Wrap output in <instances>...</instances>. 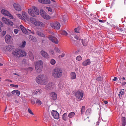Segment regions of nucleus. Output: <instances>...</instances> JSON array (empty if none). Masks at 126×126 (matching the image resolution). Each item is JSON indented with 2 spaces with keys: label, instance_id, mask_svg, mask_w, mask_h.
I'll return each instance as SVG.
<instances>
[{
  "label": "nucleus",
  "instance_id": "24",
  "mask_svg": "<svg viewBox=\"0 0 126 126\" xmlns=\"http://www.w3.org/2000/svg\"><path fill=\"white\" fill-rule=\"evenodd\" d=\"M26 42L25 41H22V43L18 44L19 46L21 48H23L25 46Z\"/></svg>",
  "mask_w": 126,
  "mask_h": 126
},
{
  "label": "nucleus",
  "instance_id": "57",
  "mask_svg": "<svg viewBox=\"0 0 126 126\" xmlns=\"http://www.w3.org/2000/svg\"><path fill=\"white\" fill-rule=\"evenodd\" d=\"M8 16L10 17L11 19H12L13 18V16L10 13H9Z\"/></svg>",
  "mask_w": 126,
  "mask_h": 126
},
{
  "label": "nucleus",
  "instance_id": "41",
  "mask_svg": "<svg viewBox=\"0 0 126 126\" xmlns=\"http://www.w3.org/2000/svg\"><path fill=\"white\" fill-rule=\"evenodd\" d=\"M49 52L50 55H54V50L52 49H50L49 50Z\"/></svg>",
  "mask_w": 126,
  "mask_h": 126
},
{
  "label": "nucleus",
  "instance_id": "14",
  "mask_svg": "<svg viewBox=\"0 0 126 126\" xmlns=\"http://www.w3.org/2000/svg\"><path fill=\"white\" fill-rule=\"evenodd\" d=\"M14 8L18 11H20L21 10L20 5L17 3H15L13 4Z\"/></svg>",
  "mask_w": 126,
  "mask_h": 126
},
{
  "label": "nucleus",
  "instance_id": "45",
  "mask_svg": "<svg viewBox=\"0 0 126 126\" xmlns=\"http://www.w3.org/2000/svg\"><path fill=\"white\" fill-rule=\"evenodd\" d=\"M76 59L78 61H80L82 60V58L81 56H79L76 58Z\"/></svg>",
  "mask_w": 126,
  "mask_h": 126
},
{
  "label": "nucleus",
  "instance_id": "4",
  "mask_svg": "<svg viewBox=\"0 0 126 126\" xmlns=\"http://www.w3.org/2000/svg\"><path fill=\"white\" fill-rule=\"evenodd\" d=\"M35 66L36 71L38 73L41 72L43 67V61L42 60L38 61L35 63Z\"/></svg>",
  "mask_w": 126,
  "mask_h": 126
},
{
  "label": "nucleus",
  "instance_id": "17",
  "mask_svg": "<svg viewBox=\"0 0 126 126\" xmlns=\"http://www.w3.org/2000/svg\"><path fill=\"white\" fill-rule=\"evenodd\" d=\"M12 39V37L8 35H6L5 37V41L6 43L9 44L11 41Z\"/></svg>",
  "mask_w": 126,
  "mask_h": 126
},
{
  "label": "nucleus",
  "instance_id": "13",
  "mask_svg": "<svg viewBox=\"0 0 126 126\" xmlns=\"http://www.w3.org/2000/svg\"><path fill=\"white\" fill-rule=\"evenodd\" d=\"M51 114L54 118L58 119L59 117L58 113L56 111L53 110L52 111Z\"/></svg>",
  "mask_w": 126,
  "mask_h": 126
},
{
  "label": "nucleus",
  "instance_id": "30",
  "mask_svg": "<svg viewBox=\"0 0 126 126\" xmlns=\"http://www.w3.org/2000/svg\"><path fill=\"white\" fill-rule=\"evenodd\" d=\"M37 34L38 35L41 37H43L44 38L45 37V35L43 34L42 32L39 31H37L36 32Z\"/></svg>",
  "mask_w": 126,
  "mask_h": 126
},
{
  "label": "nucleus",
  "instance_id": "18",
  "mask_svg": "<svg viewBox=\"0 0 126 126\" xmlns=\"http://www.w3.org/2000/svg\"><path fill=\"white\" fill-rule=\"evenodd\" d=\"M91 63V62L90 60L88 59L85 60L82 62V64L84 66H86L90 65Z\"/></svg>",
  "mask_w": 126,
  "mask_h": 126
},
{
  "label": "nucleus",
  "instance_id": "12",
  "mask_svg": "<svg viewBox=\"0 0 126 126\" xmlns=\"http://www.w3.org/2000/svg\"><path fill=\"white\" fill-rule=\"evenodd\" d=\"M50 98L53 100H56L57 99V94L54 92H53L50 94Z\"/></svg>",
  "mask_w": 126,
  "mask_h": 126
},
{
  "label": "nucleus",
  "instance_id": "46",
  "mask_svg": "<svg viewBox=\"0 0 126 126\" xmlns=\"http://www.w3.org/2000/svg\"><path fill=\"white\" fill-rule=\"evenodd\" d=\"M65 55V54L64 53H63L61 55H60L58 56V57L59 58H62L63 57H64Z\"/></svg>",
  "mask_w": 126,
  "mask_h": 126
},
{
  "label": "nucleus",
  "instance_id": "9",
  "mask_svg": "<svg viewBox=\"0 0 126 126\" xmlns=\"http://www.w3.org/2000/svg\"><path fill=\"white\" fill-rule=\"evenodd\" d=\"M48 38L49 40L54 43L58 44L59 43L58 40L55 37L51 35L49 36Z\"/></svg>",
  "mask_w": 126,
  "mask_h": 126
},
{
  "label": "nucleus",
  "instance_id": "1",
  "mask_svg": "<svg viewBox=\"0 0 126 126\" xmlns=\"http://www.w3.org/2000/svg\"><path fill=\"white\" fill-rule=\"evenodd\" d=\"M63 74L62 70L60 68H55L52 72V76L55 79L60 78Z\"/></svg>",
  "mask_w": 126,
  "mask_h": 126
},
{
  "label": "nucleus",
  "instance_id": "15",
  "mask_svg": "<svg viewBox=\"0 0 126 126\" xmlns=\"http://www.w3.org/2000/svg\"><path fill=\"white\" fill-rule=\"evenodd\" d=\"M42 92L41 89H37L34 91L33 94L36 95L37 96H40Z\"/></svg>",
  "mask_w": 126,
  "mask_h": 126
},
{
  "label": "nucleus",
  "instance_id": "11",
  "mask_svg": "<svg viewBox=\"0 0 126 126\" xmlns=\"http://www.w3.org/2000/svg\"><path fill=\"white\" fill-rule=\"evenodd\" d=\"M40 53L42 56L45 58L47 59L49 58V55L45 51L43 50H41L40 51Z\"/></svg>",
  "mask_w": 126,
  "mask_h": 126
},
{
  "label": "nucleus",
  "instance_id": "8",
  "mask_svg": "<svg viewBox=\"0 0 126 126\" xmlns=\"http://www.w3.org/2000/svg\"><path fill=\"white\" fill-rule=\"evenodd\" d=\"M50 25L52 28L56 30L59 29L61 27L60 24L57 22L51 23Z\"/></svg>",
  "mask_w": 126,
  "mask_h": 126
},
{
  "label": "nucleus",
  "instance_id": "37",
  "mask_svg": "<svg viewBox=\"0 0 126 126\" xmlns=\"http://www.w3.org/2000/svg\"><path fill=\"white\" fill-rule=\"evenodd\" d=\"M50 63L52 65H54L56 63V61L54 59H52L50 60Z\"/></svg>",
  "mask_w": 126,
  "mask_h": 126
},
{
  "label": "nucleus",
  "instance_id": "49",
  "mask_svg": "<svg viewBox=\"0 0 126 126\" xmlns=\"http://www.w3.org/2000/svg\"><path fill=\"white\" fill-rule=\"evenodd\" d=\"M27 30H28V31L30 32V33H32V34H34V31L32 29H31L30 30L29 29H27Z\"/></svg>",
  "mask_w": 126,
  "mask_h": 126
},
{
  "label": "nucleus",
  "instance_id": "38",
  "mask_svg": "<svg viewBox=\"0 0 126 126\" xmlns=\"http://www.w3.org/2000/svg\"><path fill=\"white\" fill-rule=\"evenodd\" d=\"M62 35L67 36L68 34L67 32L65 31H62L61 32Z\"/></svg>",
  "mask_w": 126,
  "mask_h": 126
},
{
  "label": "nucleus",
  "instance_id": "36",
  "mask_svg": "<svg viewBox=\"0 0 126 126\" xmlns=\"http://www.w3.org/2000/svg\"><path fill=\"white\" fill-rule=\"evenodd\" d=\"M80 26L78 27L77 28L75 29V32L78 33H79V31L80 29Z\"/></svg>",
  "mask_w": 126,
  "mask_h": 126
},
{
  "label": "nucleus",
  "instance_id": "16",
  "mask_svg": "<svg viewBox=\"0 0 126 126\" xmlns=\"http://www.w3.org/2000/svg\"><path fill=\"white\" fill-rule=\"evenodd\" d=\"M20 27L21 28L22 32H23L25 34L27 35L29 34L30 33L23 26L20 25Z\"/></svg>",
  "mask_w": 126,
  "mask_h": 126
},
{
  "label": "nucleus",
  "instance_id": "32",
  "mask_svg": "<svg viewBox=\"0 0 126 126\" xmlns=\"http://www.w3.org/2000/svg\"><path fill=\"white\" fill-rule=\"evenodd\" d=\"M82 42L83 45V46H86L87 45V42L86 40L84 39H82Z\"/></svg>",
  "mask_w": 126,
  "mask_h": 126
},
{
  "label": "nucleus",
  "instance_id": "60",
  "mask_svg": "<svg viewBox=\"0 0 126 126\" xmlns=\"http://www.w3.org/2000/svg\"><path fill=\"white\" fill-rule=\"evenodd\" d=\"M0 26L2 27H3V25L1 22L0 21Z\"/></svg>",
  "mask_w": 126,
  "mask_h": 126
},
{
  "label": "nucleus",
  "instance_id": "6",
  "mask_svg": "<svg viewBox=\"0 0 126 126\" xmlns=\"http://www.w3.org/2000/svg\"><path fill=\"white\" fill-rule=\"evenodd\" d=\"M30 20L31 22L34 24V25L36 26L44 27L45 26V23L44 22H40L36 20L35 18L31 17L30 18Z\"/></svg>",
  "mask_w": 126,
  "mask_h": 126
},
{
  "label": "nucleus",
  "instance_id": "44",
  "mask_svg": "<svg viewBox=\"0 0 126 126\" xmlns=\"http://www.w3.org/2000/svg\"><path fill=\"white\" fill-rule=\"evenodd\" d=\"M29 39L30 40L33 41L34 40V37L32 35H29Z\"/></svg>",
  "mask_w": 126,
  "mask_h": 126
},
{
  "label": "nucleus",
  "instance_id": "61",
  "mask_svg": "<svg viewBox=\"0 0 126 126\" xmlns=\"http://www.w3.org/2000/svg\"><path fill=\"white\" fill-rule=\"evenodd\" d=\"M117 78L116 77H115L114 78V79H113V80L114 81H115L117 80Z\"/></svg>",
  "mask_w": 126,
  "mask_h": 126
},
{
  "label": "nucleus",
  "instance_id": "64",
  "mask_svg": "<svg viewBox=\"0 0 126 126\" xmlns=\"http://www.w3.org/2000/svg\"><path fill=\"white\" fill-rule=\"evenodd\" d=\"M32 104H35V102L34 101H32Z\"/></svg>",
  "mask_w": 126,
  "mask_h": 126
},
{
  "label": "nucleus",
  "instance_id": "22",
  "mask_svg": "<svg viewBox=\"0 0 126 126\" xmlns=\"http://www.w3.org/2000/svg\"><path fill=\"white\" fill-rule=\"evenodd\" d=\"M1 12L2 14L8 16L10 13L8 11L4 9L2 10Z\"/></svg>",
  "mask_w": 126,
  "mask_h": 126
},
{
  "label": "nucleus",
  "instance_id": "47",
  "mask_svg": "<svg viewBox=\"0 0 126 126\" xmlns=\"http://www.w3.org/2000/svg\"><path fill=\"white\" fill-rule=\"evenodd\" d=\"M47 8L48 10V11L49 12H50V13L51 14L52 13V9L50 7H47Z\"/></svg>",
  "mask_w": 126,
  "mask_h": 126
},
{
  "label": "nucleus",
  "instance_id": "21",
  "mask_svg": "<svg viewBox=\"0 0 126 126\" xmlns=\"http://www.w3.org/2000/svg\"><path fill=\"white\" fill-rule=\"evenodd\" d=\"M122 126H125L126 124V118L122 117L121 118Z\"/></svg>",
  "mask_w": 126,
  "mask_h": 126
},
{
  "label": "nucleus",
  "instance_id": "56",
  "mask_svg": "<svg viewBox=\"0 0 126 126\" xmlns=\"http://www.w3.org/2000/svg\"><path fill=\"white\" fill-rule=\"evenodd\" d=\"M38 1L41 3H44L45 0H38Z\"/></svg>",
  "mask_w": 126,
  "mask_h": 126
},
{
  "label": "nucleus",
  "instance_id": "42",
  "mask_svg": "<svg viewBox=\"0 0 126 126\" xmlns=\"http://www.w3.org/2000/svg\"><path fill=\"white\" fill-rule=\"evenodd\" d=\"M50 3V0H45L44 4H49Z\"/></svg>",
  "mask_w": 126,
  "mask_h": 126
},
{
  "label": "nucleus",
  "instance_id": "23",
  "mask_svg": "<svg viewBox=\"0 0 126 126\" xmlns=\"http://www.w3.org/2000/svg\"><path fill=\"white\" fill-rule=\"evenodd\" d=\"M12 94L14 95L19 96L20 93V92L17 90H14L12 92Z\"/></svg>",
  "mask_w": 126,
  "mask_h": 126
},
{
  "label": "nucleus",
  "instance_id": "10",
  "mask_svg": "<svg viewBox=\"0 0 126 126\" xmlns=\"http://www.w3.org/2000/svg\"><path fill=\"white\" fill-rule=\"evenodd\" d=\"M75 95L77 98L81 100L83 97V93L81 91H78L76 92Z\"/></svg>",
  "mask_w": 126,
  "mask_h": 126
},
{
  "label": "nucleus",
  "instance_id": "35",
  "mask_svg": "<svg viewBox=\"0 0 126 126\" xmlns=\"http://www.w3.org/2000/svg\"><path fill=\"white\" fill-rule=\"evenodd\" d=\"M85 110V106H83L81 108V111L80 113L81 114H82L84 112Z\"/></svg>",
  "mask_w": 126,
  "mask_h": 126
},
{
  "label": "nucleus",
  "instance_id": "51",
  "mask_svg": "<svg viewBox=\"0 0 126 126\" xmlns=\"http://www.w3.org/2000/svg\"><path fill=\"white\" fill-rule=\"evenodd\" d=\"M6 32L5 31H3L1 33V35L2 36H4L6 34Z\"/></svg>",
  "mask_w": 126,
  "mask_h": 126
},
{
  "label": "nucleus",
  "instance_id": "62",
  "mask_svg": "<svg viewBox=\"0 0 126 126\" xmlns=\"http://www.w3.org/2000/svg\"><path fill=\"white\" fill-rule=\"evenodd\" d=\"M72 42L74 44H76V41L74 40H73Z\"/></svg>",
  "mask_w": 126,
  "mask_h": 126
},
{
  "label": "nucleus",
  "instance_id": "31",
  "mask_svg": "<svg viewBox=\"0 0 126 126\" xmlns=\"http://www.w3.org/2000/svg\"><path fill=\"white\" fill-rule=\"evenodd\" d=\"M75 115V113L74 112H70L68 115V117L70 118H72Z\"/></svg>",
  "mask_w": 126,
  "mask_h": 126
},
{
  "label": "nucleus",
  "instance_id": "19",
  "mask_svg": "<svg viewBox=\"0 0 126 126\" xmlns=\"http://www.w3.org/2000/svg\"><path fill=\"white\" fill-rule=\"evenodd\" d=\"M4 49L7 51H11L14 48V47L11 45H9L8 46L5 47L4 48Z\"/></svg>",
  "mask_w": 126,
  "mask_h": 126
},
{
  "label": "nucleus",
  "instance_id": "5",
  "mask_svg": "<svg viewBox=\"0 0 126 126\" xmlns=\"http://www.w3.org/2000/svg\"><path fill=\"white\" fill-rule=\"evenodd\" d=\"M28 12L30 15L34 17H35L37 15H39V13L38 9L35 7H33L32 9H29Z\"/></svg>",
  "mask_w": 126,
  "mask_h": 126
},
{
  "label": "nucleus",
  "instance_id": "43",
  "mask_svg": "<svg viewBox=\"0 0 126 126\" xmlns=\"http://www.w3.org/2000/svg\"><path fill=\"white\" fill-rule=\"evenodd\" d=\"M36 103L39 105H40L42 104V102L39 99H37V100L36 101Z\"/></svg>",
  "mask_w": 126,
  "mask_h": 126
},
{
  "label": "nucleus",
  "instance_id": "29",
  "mask_svg": "<svg viewBox=\"0 0 126 126\" xmlns=\"http://www.w3.org/2000/svg\"><path fill=\"white\" fill-rule=\"evenodd\" d=\"M28 54L30 59L32 60H33L34 58L32 53L31 52H29Z\"/></svg>",
  "mask_w": 126,
  "mask_h": 126
},
{
  "label": "nucleus",
  "instance_id": "2",
  "mask_svg": "<svg viewBox=\"0 0 126 126\" xmlns=\"http://www.w3.org/2000/svg\"><path fill=\"white\" fill-rule=\"evenodd\" d=\"M36 82L38 83L43 85L46 83L47 81V78L45 75H40L36 77Z\"/></svg>",
  "mask_w": 126,
  "mask_h": 126
},
{
  "label": "nucleus",
  "instance_id": "26",
  "mask_svg": "<svg viewBox=\"0 0 126 126\" xmlns=\"http://www.w3.org/2000/svg\"><path fill=\"white\" fill-rule=\"evenodd\" d=\"M71 78L72 79H75L76 78V75L74 72H72L70 74Z\"/></svg>",
  "mask_w": 126,
  "mask_h": 126
},
{
  "label": "nucleus",
  "instance_id": "3",
  "mask_svg": "<svg viewBox=\"0 0 126 126\" xmlns=\"http://www.w3.org/2000/svg\"><path fill=\"white\" fill-rule=\"evenodd\" d=\"M13 55L17 58H18L20 57L26 56V53L25 51L21 49H17L14 51L12 52Z\"/></svg>",
  "mask_w": 126,
  "mask_h": 126
},
{
  "label": "nucleus",
  "instance_id": "63",
  "mask_svg": "<svg viewBox=\"0 0 126 126\" xmlns=\"http://www.w3.org/2000/svg\"><path fill=\"white\" fill-rule=\"evenodd\" d=\"M5 80L6 81H10V82H12V81L11 80H10L9 79H7Z\"/></svg>",
  "mask_w": 126,
  "mask_h": 126
},
{
  "label": "nucleus",
  "instance_id": "48",
  "mask_svg": "<svg viewBox=\"0 0 126 126\" xmlns=\"http://www.w3.org/2000/svg\"><path fill=\"white\" fill-rule=\"evenodd\" d=\"M33 70V69L32 67H29L27 69V70L28 71V72H31Z\"/></svg>",
  "mask_w": 126,
  "mask_h": 126
},
{
  "label": "nucleus",
  "instance_id": "20",
  "mask_svg": "<svg viewBox=\"0 0 126 126\" xmlns=\"http://www.w3.org/2000/svg\"><path fill=\"white\" fill-rule=\"evenodd\" d=\"M54 84L53 83L49 82L46 86V89L47 90H49L51 87L53 86Z\"/></svg>",
  "mask_w": 126,
  "mask_h": 126
},
{
  "label": "nucleus",
  "instance_id": "28",
  "mask_svg": "<svg viewBox=\"0 0 126 126\" xmlns=\"http://www.w3.org/2000/svg\"><path fill=\"white\" fill-rule=\"evenodd\" d=\"M67 114L66 113H64L62 115V119L64 121H66L67 120Z\"/></svg>",
  "mask_w": 126,
  "mask_h": 126
},
{
  "label": "nucleus",
  "instance_id": "58",
  "mask_svg": "<svg viewBox=\"0 0 126 126\" xmlns=\"http://www.w3.org/2000/svg\"><path fill=\"white\" fill-rule=\"evenodd\" d=\"M16 15L17 17L20 18H21L22 17L21 15L19 14H16Z\"/></svg>",
  "mask_w": 126,
  "mask_h": 126
},
{
  "label": "nucleus",
  "instance_id": "34",
  "mask_svg": "<svg viewBox=\"0 0 126 126\" xmlns=\"http://www.w3.org/2000/svg\"><path fill=\"white\" fill-rule=\"evenodd\" d=\"M22 15L25 18L28 19V18L27 15L26 13L23 12L22 13Z\"/></svg>",
  "mask_w": 126,
  "mask_h": 126
},
{
  "label": "nucleus",
  "instance_id": "55",
  "mask_svg": "<svg viewBox=\"0 0 126 126\" xmlns=\"http://www.w3.org/2000/svg\"><path fill=\"white\" fill-rule=\"evenodd\" d=\"M18 30L17 29H15L14 30V32L15 34H16L18 32Z\"/></svg>",
  "mask_w": 126,
  "mask_h": 126
},
{
  "label": "nucleus",
  "instance_id": "59",
  "mask_svg": "<svg viewBox=\"0 0 126 126\" xmlns=\"http://www.w3.org/2000/svg\"><path fill=\"white\" fill-rule=\"evenodd\" d=\"M98 20H99V22H100L103 23L105 22V21L104 20H102L99 19H98Z\"/></svg>",
  "mask_w": 126,
  "mask_h": 126
},
{
  "label": "nucleus",
  "instance_id": "50",
  "mask_svg": "<svg viewBox=\"0 0 126 126\" xmlns=\"http://www.w3.org/2000/svg\"><path fill=\"white\" fill-rule=\"evenodd\" d=\"M28 111L29 112L30 114L32 115L34 114L32 111L31 110V109H30L29 108L28 109Z\"/></svg>",
  "mask_w": 126,
  "mask_h": 126
},
{
  "label": "nucleus",
  "instance_id": "39",
  "mask_svg": "<svg viewBox=\"0 0 126 126\" xmlns=\"http://www.w3.org/2000/svg\"><path fill=\"white\" fill-rule=\"evenodd\" d=\"M96 80L97 81H101L102 80V78L101 76H99L98 77H97L96 78Z\"/></svg>",
  "mask_w": 126,
  "mask_h": 126
},
{
  "label": "nucleus",
  "instance_id": "53",
  "mask_svg": "<svg viewBox=\"0 0 126 126\" xmlns=\"http://www.w3.org/2000/svg\"><path fill=\"white\" fill-rule=\"evenodd\" d=\"M10 85L12 87L17 88L18 87V86L16 85H14L13 84H11Z\"/></svg>",
  "mask_w": 126,
  "mask_h": 126
},
{
  "label": "nucleus",
  "instance_id": "52",
  "mask_svg": "<svg viewBox=\"0 0 126 126\" xmlns=\"http://www.w3.org/2000/svg\"><path fill=\"white\" fill-rule=\"evenodd\" d=\"M13 22H12V21H10L9 23V24H8V25H9L10 26H12L13 25Z\"/></svg>",
  "mask_w": 126,
  "mask_h": 126
},
{
  "label": "nucleus",
  "instance_id": "40",
  "mask_svg": "<svg viewBox=\"0 0 126 126\" xmlns=\"http://www.w3.org/2000/svg\"><path fill=\"white\" fill-rule=\"evenodd\" d=\"M54 50L57 53H59L60 52V49L57 47H55L54 48Z\"/></svg>",
  "mask_w": 126,
  "mask_h": 126
},
{
  "label": "nucleus",
  "instance_id": "33",
  "mask_svg": "<svg viewBox=\"0 0 126 126\" xmlns=\"http://www.w3.org/2000/svg\"><path fill=\"white\" fill-rule=\"evenodd\" d=\"M91 112V110L90 109H88L86 110L85 114L86 115H90Z\"/></svg>",
  "mask_w": 126,
  "mask_h": 126
},
{
  "label": "nucleus",
  "instance_id": "54",
  "mask_svg": "<svg viewBox=\"0 0 126 126\" xmlns=\"http://www.w3.org/2000/svg\"><path fill=\"white\" fill-rule=\"evenodd\" d=\"M75 38L77 39V40H81L80 38H79L78 36H74Z\"/></svg>",
  "mask_w": 126,
  "mask_h": 126
},
{
  "label": "nucleus",
  "instance_id": "7",
  "mask_svg": "<svg viewBox=\"0 0 126 126\" xmlns=\"http://www.w3.org/2000/svg\"><path fill=\"white\" fill-rule=\"evenodd\" d=\"M40 13L42 17L45 19H49L51 18V17L42 9L40 10Z\"/></svg>",
  "mask_w": 126,
  "mask_h": 126
},
{
  "label": "nucleus",
  "instance_id": "25",
  "mask_svg": "<svg viewBox=\"0 0 126 126\" xmlns=\"http://www.w3.org/2000/svg\"><path fill=\"white\" fill-rule=\"evenodd\" d=\"M124 90L123 89H121L119 94H118L119 97L120 99H121L122 95H124Z\"/></svg>",
  "mask_w": 126,
  "mask_h": 126
},
{
  "label": "nucleus",
  "instance_id": "27",
  "mask_svg": "<svg viewBox=\"0 0 126 126\" xmlns=\"http://www.w3.org/2000/svg\"><path fill=\"white\" fill-rule=\"evenodd\" d=\"M2 20L3 22H4L5 24L8 25L10 21L8 19L4 18L3 17L2 18Z\"/></svg>",
  "mask_w": 126,
  "mask_h": 126
}]
</instances>
